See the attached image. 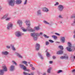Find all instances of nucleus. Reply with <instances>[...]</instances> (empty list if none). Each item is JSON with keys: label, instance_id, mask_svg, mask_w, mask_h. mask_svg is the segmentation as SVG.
<instances>
[{"label": "nucleus", "instance_id": "obj_32", "mask_svg": "<svg viewBox=\"0 0 75 75\" xmlns=\"http://www.w3.org/2000/svg\"><path fill=\"white\" fill-rule=\"evenodd\" d=\"M10 19H11V17H8L6 19V21H9Z\"/></svg>", "mask_w": 75, "mask_h": 75}, {"label": "nucleus", "instance_id": "obj_43", "mask_svg": "<svg viewBox=\"0 0 75 75\" xmlns=\"http://www.w3.org/2000/svg\"><path fill=\"white\" fill-rule=\"evenodd\" d=\"M46 45H49V42L48 41H47L45 43Z\"/></svg>", "mask_w": 75, "mask_h": 75}, {"label": "nucleus", "instance_id": "obj_40", "mask_svg": "<svg viewBox=\"0 0 75 75\" xmlns=\"http://www.w3.org/2000/svg\"><path fill=\"white\" fill-rule=\"evenodd\" d=\"M49 41L51 43H53V42H54V41H53L52 40H49Z\"/></svg>", "mask_w": 75, "mask_h": 75}, {"label": "nucleus", "instance_id": "obj_38", "mask_svg": "<svg viewBox=\"0 0 75 75\" xmlns=\"http://www.w3.org/2000/svg\"><path fill=\"white\" fill-rule=\"evenodd\" d=\"M62 72V70H59L57 72V74H59V73H61V72Z\"/></svg>", "mask_w": 75, "mask_h": 75}, {"label": "nucleus", "instance_id": "obj_56", "mask_svg": "<svg viewBox=\"0 0 75 75\" xmlns=\"http://www.w3.org/2000/svg\"><path fill=\"white\" fill-rule=\"evenodd\" d=\"M43 75H46V73H44L43 74Z\"/></svg>", "mask_w": 75, "mask_h": 75}, {"label": "nucleus", "instance_id": "obj_46", "mask_svg": "<svg viewBox=\"0 0 75 75\" xmlns=\"http://www.w3.org/2000/svg\"><path fill=\"white\" fill-rule=\"evenodd\" d=\"M6 47L8 49H10V46H7Z\"/></svg>", "mask_w": 75, "mask_h": 75}, {"label": "nucleus", "instance_id": "obj_13", "mask_svg": "<svg viewBox=\"0 0 75 75\" xmlns=\"http://www.w3.org/2000/svg\"><path fill=\"white\" fill-rule=\"evenodd\" d=\"M63 51L62 50L58 51L57 52L56 54H58V55H61V54H63Z\"/></svg>", "mask_w": 75, "mask_h": 75}, {"label": "nucleus", "instance_id": "obj_9", "mask_svg": "<svg viewBox=\"0 0 75 75\" xmlns=\"http://www.w3.org/2000/svg\"><path fill=\"white\" fill-rule=\"evenodd\" d=\"M36 50L37 51H38L40 48V45L39 44L37 43L36 44L35 46Z\"/></svg>", "mask_w": 75, "mask_h": 75}, {"label": "nucleus", "instance_id": "obj_61", "mask_svg": "<svg viewBox=\"0 0 75 75\" xmlns=\"http://www.w3.org/2000/svg\"><path fill=\"white\" fill-rule=\"evenodd\" d=\"M57 42V43H59V42Z\"/></svg>", "mask_w": 75, "mask_h": 75}, {"label": "nucleus", "instance_id": "obj_34", "mask_svg": "<svg viewBox=\"0 0 75 75\" xmlns=\"http://www.w3.org/2000/svg\"><path fill=\"white\" fill-rule=\"evenodd\" d=\"M45 52L46 53V56H49V55H50V54L47 51V50H46Z\"/></svg>", "mask_w": 75, "mask_h": 75}, {"label": "nucleus", "instance_id": "obj_36", "mask_svg": "<svg viewBox=\"0 0 75 75\" xmlns=\"http://www.w3.org/2000/svg\"><path fill=\"white\" fill-rule=\"evenodd\" d=\"M27 0H25L24 3V5H26L27 4Z\"/></svg>", "mask_w": 75, "mask_h": 75}, {"label": "nucleus", "instance_id": "obj_20", "mask_svg": "<svg viewBox=\"0 0 75 75\" xmlns=\"http://www.w3.org/2000/svg\"><path fill=\"white\" fill-rule=\"evenodd\" d=\"M41 10H39L37 11V16H39V15H41Z\"/></svg>", "mask_w": 75, "mask_h": 75}, {"label": "nucleus", "instance_id": "obj_54", "mask_svg": "<svg viewBox=\"0 0 75 75\" xmlns=\"http://www.w3.org/2000/svg\"><path fill=\"white\" fill-rule=\"evenodd\" d=\"M30 67H33V64H30Z\"/></svg>", "mask_w": 75, "mask_h": 75}, {"label": "nucleus", "instance_id": "obj_10", "mask_svg": "<svg viewBox=\"0 0 75 75\" xmlns=\"http://www.w3.org/2000/svg\"><path fill=\"white\" fill-rule=\"evenodd\" d=\"M15 2L16 4H21L22 3V0H16Z\"/></svg>", "mask_w": 75, "mask_h": 75}, {"label": "nucleus", "instance_id": "obj_1", "mask_svg": "<svg viewBox=\"0 0 75 75\" xmlns=\"http://www.w3.org/2000/svg\"><path fill=\"white\" fill-rule=\"evenodd\" d=\"M42 33L40 32L39 33H33L30 34V36L33 37V39L34 41H37L38 39L37 37L42 36Z\"/></svg>", "mask_w": 75, "mask_h": 75}, {"label": "nucleus", "instance_id": "obj_58", "mask_svg": "<svg viewBox=\"0 0 75 75\" xmlns=\"http://www.w3.org/2000/svg\"><path fill=\"white\" fill-rule=\"evenodd\" d=\"M73 58H74L75 59V56H73Z\"/></svg>", "mask_w": 75, "mask_h": 75}, {"label": "nucleus", "instance_id": "obj_41", "mask_svg": "<svg viewBox=\"0 0 75 75\" xmlns=\"http://www.w3.org/2000/svg\"><path fill=\"white\" fill-rule=\"evenodd\" d=\"M23 74H24V75H29V73H26L25 72H23Z\"/></svg>", "mask_w": 75, "mask_h": 75}, {"label": "nucleus", "instance_id": "obj_37", "mask_svg": "<svg viewBox=\"0 0 75 75\" xmlns=\"http://www.w3.org/2000/svg\"><path fill=\"white\" fill-rule=\"evenodd\" d=\"M4 16H5V17L6 18H7V17L8 16V14H6L4 15Z\"/></svg>", "mask_w": 75, "mask_h": 75}, {"label": "nucleus", "instance_id": "obj_16", "mask_svg": "<svg viewBox=\"0 0 75 75\" xmlns=\"http://www.w3.org/2000/svg\"><path fill=\"white\" fill-rule=\"evenodd\" d=\"M2 68H3V70L4 71H5V72H7V68L6 66H3Z\"/></svg>", "mask_w": 75, "mask_h": 75}, {"label": "nucleus", "instance_id": "obj_57", "mask_svg": "<svg viewBox=\"0 0 75 75\" xmlns=\"http://www.w3.org/2000/svg\"><path fill=\"white\" fill-rule=\"evenodd\" d=\"M73 48H75V46H73Z\"/></svg>", "mask_w": 75, "mask_h": 75}, {"label": "nucleus", "instance_id": "obj_11", "mask_svg": "<svg viewBox=\"0 0 75 75\" xmlns=\"http://www.w3.org/2000/svg\"><path fill=\"white\" fill-rule=\"evenodd\" d=\"M15 69V66L14 65H11L10 67V69L11 71H14Z\"/></svg>", "mask_w": 75, "mask_h": 75}, {"label": "nucleus", "instance_id": "obj_28", "mask_svg": "<svg viewBox=\"0 0 75 75\" xmlns=\"http://www.w3.org/2000/svg\"><path fill=\"white\" fill-rule=\"evenodd\" d=\"M59 48H60V49H61V50H64V47L62 46H59Z\"/></svg>", "mask_w": 75, "mask_h": 75}, {"label": "nucleus", "instance_id": "obj_33", "mask_svg": "<svg viewBox=\"0 0 75 75\" xmlns=\"http://www.w3.org/2000/svg\"><path fill=\"white\" fill-rule=\"evenodd\" d=\"M44 37H45V38H48L50 37L48 36H47V35L45 34H44L43 35Z\"/></svg>", "mask_w": 75, "mask_h": 75}, {"label": "nucleus", "instance_id": "obj_49", "mask_svg": "<svg viewBox=\"0 0 75 75\" xmlns=\"http://www.w3.org/2000/svg\"><path fill=\"white\" fill-rule=\"evenodd\" d=\"M25 71H28V72H30V71L29 69H27Z\"/></svg>", "mask_w": 75, "mask_h": 75}, {"label": "nucleus", "instance_id": "obj_23", "mask_svg": "<svg viewBox=\"0 0 75 75\" xmlns=\"http://www.w3.org/2000/svg\"><path fill=\"white\" fill-rule=\"evenodd\" d=\"M11 49L12 50H13V51H15L16 50V49L14 47V45H11Z\"/></svg>", "mask_w": 75, "mask_h": 75}, {"label": "nucleus", "instance_id": "obj_19", "mask_svg": "<svg viewBox=\"0 0 75 75\" xmlns=\"http://www.w3.org/2000/svg\"><path fill=\"white\" fill-rule=\"evenodd\" d=\"M38 56H39V57H40V58H41V59H43L44 58H43V57H42V55H41V53H38Z\"/></svg>", "mask_w": 75, "mask_h": 75}, {"label": "nucleus", "instance_id": "obj_22", "mask_svg": "<svg viewBox=\"0 0 75 75\" xmlns=\"http://www.w3.org/2000/svg\"><path fill=\"white\" fill-rule=\"evenodd\" d=\"M52 69V68L51 67H50L48 68L47 70V72L48 74H50L51 73V70Z\"/></svg>", "mask_w": 75, "mask_h": 75}, {"label": "nucleus", "instance_id": "obj_25", "mask_svg": "<svg viewBox=\"0 0 75 75\" xmlns=\"http://www.w3.org/2000/svg\"><path fill=\"white\" fill-rule=\"evenodd\" d=\"M21 29H22L23 31L24 32H26L27 31V28H26V29H24V27H21Z\"/></svg>", "mask_w": 75, "mask_h": 75}, {"label": "nucleus", "instance_id": "obj_24", "mask_svg": "<svg viewBox=\"0 0 75 75\" xmlns=\"http://www.w3.org/2000/svg\"><path fill=\"white\" fill-rule=\"evenodd\" d=\"M4 74V71L3 70H0V75H3Z\"/></svg>", "mask_w": 75, "mask_h": 75}, {"label": "nucleus", "instance_id": "obj_35", "mask_svg": "<svg viewBox=\"0 0 75 75\" xmlns=\"http://www.w3.org/2000/svg\"><path fill=\"white\" fill-rule=\"evenodd\" d=\"M52 38H54V39H57V37L55 35H53L52 36Z\"/></svg>", "mask_w": 75, "mask_h": 75}, {"label": "nucleus", "instance_id": "obj_7", "mask_svg": "<svg viewBox=\"0 0 75 75\" xmlns=\"http://www.w3.org/2000/svg\"><path fill=\"white\" fill-rule=\"evenodd\" d=\"M71 18H74L73 22L71 24V25L74 26L75 25V14L72 15L71 16Z\"/></svg>", "mask_w": 75, "mask_h": 75}, {"label": "nucleus", "instance_id": "obj_47", "mask_svg": "<svg viewBox=\"0 0 75 75\" xmlns=\"http://www.w3.org/2000/svg\"><path fill=\"white\" fill-rule=\"evenodd\" d=\"M52 58L53 59H56V57H55V56H52Z\"/></svg>", "mask_w": 75, "mask_h": 75}, {"label": "nucleus", "instance_id": "obj_12", "mask_svg": "<svg viewBox=\"0 0 75 75\" xmlns=\"http://www.w3.org/2000/svg\"><path fill=\"white\" fill-rule=\"evenodd\" d=\"M17 23L19 24V25L21 27V26H22V24L23 23V22L21 20H18L17 22Z\"/></svg>", "mask_w": 75, "mask_h": 75}, {"label": "nucleus", "instance_id": "obj_21", "mask_svg": "<svg viewBox=\"0 0 75 75\" xmlns=\"http://www.w3.org/2000/svg\"><path fill=\"white\" fill-rule=\"evenodd\" d=\"M16 54L17 56L19 57V58H23V57L20 54L17 53Z\"/></svg>", "mask_w": 75, "mask_h": 75}, {"label": "nucleus", "instance_id": "obj_30", "mask_svg": "<svg viewBox=\"0 0 75 75\" xmlns=\"http://www.w3.org/2000/svg\"><path fill=\"white\" fill-rule=\"evenodd\" d=\"M24 65H22L21 64H19V67L20 68H23L24 67Z\"/></svg>", "mask_w": 75, "mask_h": 75}, {"label": "nucleus", "instance_id": "obj_31", "mask_svg": "<svg viewBox=\"0 0 75 75\" xmlns=\"http://www.w3.org/2000/svg\"><path fill=\"white\" fill-rule=\"evenodd\" d=\"M12 62L13 63V64H14L15 65H17V63H16V62H15V61H14V60L12 61Z\"/></svg>", "mask_w": 75, "mask_h": 75}, {"label": "nucleus", "instance_id": "obj_44", "mask_svg": "<svg viewBox=\"0 0 75 75\" xmlns=\"http://www.w3.org/2000/svg\"><path fill=\"white\" fill-rule=\"evenodd\" d=\"M59 18H62L63 17H62V16L60 15L59 16Z\"/></svg>", "mask_w": 75, "mask_h": 75}, {"label": "nucleus", "instance_id": "obj_55", "mask_svg": "<svg viewBox=\"0 0 75 75\" xmlns=\"http://www.w3.org/2000/svg\"><path fill=\"white\" fill-rule=\"evenodd\" d=\"M73 38H75V35H73Z\"/></svg>", "mask_w": 75, "mask_h": 75}, {"label": "nucleus", "instance_id": "obj_4", "mask_svg": "<svg viewBox=\"0 0 75 75\" xmlns=\"http://www.w3.org/2000/svg\"><path fill=\"white\" fill-rule=\"evenodd\" d=\"M24 33H21L20 31H17L15 32V35L17 37H21Z\"/></svg>", "mask_w": 75, "mask_h": 75}, {"label": "nucleus", "instance_id": "obj_51", "mask_svg": "<svg viewBox=\"0 0 75 75\" xmlns=\"http://www.w3.org/2000/svg\"><path fill=\"white\" fill-rule=\"evenodd\" d=\"M29 75H34V74L33 73H31L30 74H29Z\"/></svg>", "mask_w": 75, "mask_h": 75}, {"label": "nucleus", "instance_id": "obj_8", "mask_svg": "<svg viewBox=\"0 0 75 75\" xmlns=\"http://www.w3.org/2000/svg\"><path fill=\"white\" fill-rule=\"evenodd\" d=\"M58 9L59 11L62 12L64 9V6L61 5H59L58 7Z\"/></svg>", "mask_w": 75, "mask_h": 75}, {"label": "nucleus", "instance_id": "obj_17", "mask_svg": "<svg viewBox=\"0 0 75 75\" xmlns=\"http://www.w3.org/2000/svg\"><path fill=\"white\" fill-rule=\"evenodd\" d=\"M60 59H68V56H62L60 57Z\"/></svg>", "mask_w": 75, "mask_h": 75}, {"label": "nucleus", "instance_id": "obj_26", "mask_svg": "<svg viewBox=\"0 0 75 75\" xmlns=\"http://www.w3.org/2000/svg\"><path fill=\"white\" fill-rule=\"evenodd\" d=\"M34 28L36 30H40V27L39 26L35 27H34Z\"/></svg>", "mask_w": 75, "mask_h": 75}, {"label": "nucleus", "instance_id": "obj_29", "mask_svg": "<svg viewBox=\"0 0 75 75\" xmlns=\"http://www.w3.org/2000/svg\"><path fill=\"white\" fill-rule=\"evenodd\" d=\"M23 64H25L26 66H28V64H27V62L26 61H23L22 62Z\"/></svg>", "mask_w": 75, "mask_h": 75}, {"label": "nucleus", "instance_id": "obj_59", "mask_svg": "<svg viewBox=\"0 0 75 75\" xmlns=\"http://www.w3.org/2000/svg\"><path fill=\"white\" fill-rule=\"evenodd\" d=\"M30 62H28V64H30Z\"/></svg>", "mask_w": 75, "mask_h": 75}, {"label": "nucleus", "instance_id": "obj_27", "mask_svg": "<svg viewBox=\"0 0 75 75\" xmlns=\"http://www.w3.org/2000/svg\"><path fill=\"white\" fill-rule=\"evenodd\" d=\"M43 23H44L45 24H47L48 25H49L50 24V23H49L48 22L45 21H44Z\"/></svg>", "mask_w": 75, "mask_h": 75}, {"label": "nucleus", "instance_id": "obj_62", "mask_svg": "<svg viewBox=\"0 0 75 75\" xmlns=\"http://www.w3.org/2000/svg\"><path fill=\"white\" fill-rule=\"evenodd\" d=\"M60 23H62V22H60Z\"/></svg>", "mask_w": 75, "mask_h": 75}, {"label": "nucleus", "instance_id": "obj_5", "mask_svg": "<svg viewBox=\"0 0 75 75\" xmlns=\"http://www.w3.org/2000/svg\"><path fill=\"white\" fill-rule=\"evenodd\" d=\"M13 23H9L7 25V29L8 30H10V29H11L13 28Z\"/></svg>", "mask_w": 75, "mask_h": 75}, {"label": "nucleus", "instance_id": "obj_48", "mask_svg": "<svg viewBox=\"0 0 75 75\" xmlns=\"http://www.w3.org/2000/svg\"><path fill=\"white\" fill-rule=\"evenodd\" d=\"M58 2H57L56 3V4H54V6H57V5H58Z\"/></svg>", "mask_w": 75, "mask_h": 75}, {"label": "nucleus", "instance_id": "obj_53", "mask_svg": "<svg viewBox=\"0 0 75 75\" xmlns=\"http://www.w3.org/2000/svg\"><path fill=\"white\" fill-rule=\"evenodd\" d=\"M2 8V7H1V6H0V11H1V10Z\"/></svg>", "mask_w": 75, "mask_h": 75}, {"label": "nucleus", "instance_id": "obj_45", "mask_svg": "<svg viewBox=\"0 0 75 75\" xmlns=\"http://www.w3.org/2000/svg\"><path fill=\"white\" fill-rule=\"evenodd\" d=\"M55 34L56 35H58V36H59L60 35V34H59V33H55Z\"/></svg>", "mask_w": 75, "mask_h": 75}, {"label": "nucleus", "instance_id": "obj_50", "mask_svg": "<svg viewBox=\"0 0 75 75\" xmlns=\"http://www.w3.org/2000/svg\"><path fill=\"white\" fill-rule=\"evenodd\" d=\"M53 62L52 61H50V64H52Z\"/></svg>", "mask_w": 75, "mask_h": 75}, {"label": "nucleus", "instance_id": "obj_14", "mask_svg": "<svg viewBox=\"0 0 75 75\" xmlns=\"http://www.w3.org/2000/svg\"><path fill=\"white\" fill-rule=\"evenodd\" d=\"M65 37H61V42L62 43H65Z\"/></svg>", "mask_w": 75, "mask_h": 75}, {"label": "nucleus", "instance_id": "obj_39", "mask_svg": "<svg viewBox=\"0 0 75 75\" xmlns=\"http://www.w3.org/2000/svg\"><path fill=\"white\" fill-rule=\"evenodd\" d=\"M6 18L5 17V16H4L3 17H1V20H4V19H6Z\"/></svg>", "mask_w": 75, "mask_h": 75}, {"label": "nucleus", "instance_id": "obj_2", "mask_svg": "<svg viewBox=\"0 0 75 75\" xmlns=\"http://www.w3.org/2000/svg\"><path fill=\"white\" fill-rule=\"evenodd\" d=\"M25 23L26 25L28 26L26 28L27 31L30 32H34L35 31V29H32V28L30 26L31 24H30V21H26Z\"/></svg>", "mask_w": 75, "mask_h": 75}, {"label": "nucleus", "instance_id": "obj_18", "mask_svg": "<svg viewBox=\"0 0 75 75\" xmlns=\"http://www.w3.org/2000/svg\"><path fill=\"white\" fill-rule=\"evenodd\" d=\"M42 10L43 11H45V12H48V11H49L48 9L46 8H43Z\"/></svg>", "mask_w": 75, "mask_h": 75}, {"label": "nucleus", "instance_id": "obj_3", "mask_svg": "<svg viewBox=\"0 0 75 75\" xmlns=\"http://www.w3.org/2000/svg\"><path fill=\"white\" fill-rule=\"evenodd\" d=\"M68 47H67L66 48L69 52H73L75 50V49H74V50H73L71 48L72 47V44H71L70 42H68Z\"/></svg>", "mask_w": 75, "mask_h": 75}, {"label": "nucleus", "instance_id": "obj_60", "mask_svg": "<svg viewBox=\"0 0 75 75\" xmlns=\"http://www.w3.org/2000/svg\"><path fill=\"white\" fill-rule=\"evenodd\" d=\"M74 34H75V30L74 31Z\"/></svg>", "mask_w": 75, "mask_h": 75}, {"label": "nucleus", "instance_id": "obj_6", "mask_svg": "<svg viewBox=\"0 0 75 75\" xmlns=\"http://www.w3.org/2000/svg\"><path fill=\"white\" fill-rule=\"evenodd\" d=\"M15 3V0H10L8 1V4L9 6H14Z\"/></svg>", "mask_w": 75, "mask_h": 75}, {"label": "nucleus", "instance_id": "obj_52", "mask_svg": "<svg viewBox=\"0 0 75 75\" xmlns=\"http://www.w3.org/2000/svg\"><path fill=\"white\" fill-rule=\"evenodd\" d=\"M32 70H35V68H34V67H33L32 68Z\"/></svg>", "mask_w": 75, "mask_h": 75}, {"label": "nucleus", "instance_id": "obj_15", "mask_svg": "<svg viewBox=\"0 0 75 75\" xmlns=\"http://www.w3.org/2000/svg\"><path fill=\"white\" fill-rule=\"evenodd\" d=\"M2 54L3 55H7L8 54V52L7 51H4L3 52Z\"/></svg>", "mask_w": 75, "mask_h": 75}, {"label": "nucleus", "instance_id": "obj_42", "mask_svg": "<svg viewBox=\"0 0 75 75\" xmlns=\"http://www.w3.org/2000/svg\"><path fill=\"white\" fill-rule=\"evenodd\" d=\"M23 69L24 71H26V69H27V68H26V67L25 66H24L23 67Z\"/></svg>", "mask_w": 75, "mask_h": 75}]
</instances>
